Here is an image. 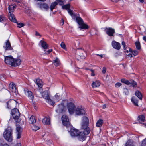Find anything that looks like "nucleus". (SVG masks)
Instances as JSON below:
<instances>
[{
  "mask_svg": "<svg viewBox=\"0 0 146 146\" xmlns=\"http://www.w3.org/2000/svg\"><path fill=\"white\" fill-rule=\"evenodd\" d=\"M12 134V129L11 127H8L3 133V137L8 141L11 142L13 140Z\"/></svg>",
  "mask_w": 146,
  "mask_h": 146,
  "instance_id": "obj_1",
  "label": "nucleus"
},
{
  "mask_svg": "<svg viewBox=\"0 0 146 146\" xmlns=\"http://www.w3.org/2000/svg\"><path fill=\"white\" fill-rule=\"evenodd\" d=\"M76 21L79 25V28L81 30L83 29H87L89 28L88 25L84 23L83 20L80 17H77Z\"/></svg>",
  "mask_w": 146,
  "mask_h": 146,
  "instance_id": "obj_2",
  "label": "nucleus"
},
{
  "mask_svg": "<svg viewBox=\"0 0 146 146\" xmlns=\"http://www.w3.org/2000/svg\"><path fill=\"white\" fill-rule=\"evenodd\" d=\"M11 113L15 122H19L20 113L18 110L17 108L13 109L11 110Z\"/></svg>",
  "mask_w": 146,
  "mask_h": 146,
  "instance_id": "obj_3",
  "label": "nucleus"
},
{
  "mask_svg": "<svg viewBox=\"0 0 146 146\" xmlns=\"http://www.w3.org/2000/svg\"><path fill=\"white\" fill-rule=\"evenodd\" d=\"M19 122H15L16 126V133L17 139H20L21 137V135L22 133L23 129L21 126L19 125Z\"/></svg>",
  "mask_w": 146,
  "mask_h": 146,
  "instance_id": "obj_4",
  "label": "nucleus"
},
{
  "mask_svg": "<svg viewBox=\"0 0 146 146\" xmlns=\"http://www.w3.org/2000/svg\"><path fill=\"white\" fill-rule=\"evenodd\" d=\"M104 29L105 31L108 36L110 37L114 36V34L115 32L114 29L111 27H105Z\"/></svg>",
  "mask_w": 146,
  "mask_h": 146,
  "instance_id": "obj_5",
  "label": "nucleus"
},
{
  "mask_svg": "<svg viewBox=\"0 0 146 146\" xmlns=\"http://www.w3.org/2000/svg\"><path fill=\"white\" fill-rule=\"evenodd\" d=\"M62 120L63 125L66 127L70 126V123L68 117L66 115H63L62 117Z\"/></svg>",
  "mask_w": 146,
  "mask_h": 146,
  "instance_id": "obj_6",
  "label": "nucleus"
},
{
  "mask_svg": "<svg viewBox=\"0 0 146 146\" xmlns=\"http://www.w3.org/2000/svg\"><path fill=\"white\" fill-rule=\"evenodd\" d=\"M85 111L84 108L81 106H78L75 111V113L78 115H84L85 114Z\"/></svg>",
  "mask_w": 146,
  "mask_h": 146,
  "instance_id": "obj_7",
  "label": "nucleus"
},
{
  "mask_svg": "<svg viewBox=\"0 0 146 146\" xmlns=\"http://www.w3.org/2000/svg\"><path fill=\"white\" fill-rule=\"evenodd\" d=\"M14 60V59L11 56H6L5 58V62L7 64L11 65L12 66Z\"/></svg>",
  "mask_w": 146,
  "mask_h": 146,
  "instance_id": "obj_8",
  "label": "nucleus"
},
{
  "mask_svg": "<svg viewBox=\"0 0 146 146\" xmlns=\"http://www.w3.org/2000/svg\"><path fill=\"white\" fill-rule=\"evenodd\" d=\"M68 108L69 113L72 114L74 112L75 106L73 103L70 102L68 104Z\"/></svg>",
  "mask_w": 146,
  "mask_h": 146,
  "instance_id": "obj_9",
  "label": "nucleus"
},
{
  "mask_svg": "<svg viewBox=\"0 0 146 146\" xmlns=\"http://www.w3.org/2000/svg\"><path fill=\"white\" fill-rule=\"evenodd\" d=\"M65 106L63 104H61L58 105L56 110V112L58 113H62L64 111Z\"/></svg>",
  "mask_w": 146,
  "mask_h": 146,
  "instance_id": "obj_10",
  "label": "nucleus"
},
{
  "mask_svg": "<svg viewBox=\"0 0 146 146\" xmlns=\"http://www.w3.org/2000/svg\"><path fill=\"white\" fill-rule=\"evenodd\" d=\"M16 104V101L14 100H10L6 103L7 108L11 109Z\"/></svg>",
  "mask_w": 146,
  "mask_h": 146,
  "instance_id": "obj_11",
  "label": "nucleus"
},
{
  "mask_svg": "<svg viewBox=\"0 0 146 146\" xmlns=\"http://www.w3.org/2000/svg\"><path fill=\"white\" fill-rule=\"evenodd\" d=\"M70 132L71 135L74 137L77 136L80 132L78 130L73 128L71 129Z\"/></svg>",
  "mask_w": 146,
  "mask_h": 146,
  "instance_id": "obj_12",
  "label": "nucleus"
},
{
  "mask_svg": "<svg viewBox=\"0 0 146 146\" xmlns=\"http://www.w3.org/2000/svg\"><path fill=\"white\" fill-rule=\"evenodd\" d=\"M9 20L15 23H17V21L15 18V16L12 13L9 12Z\"/></svg>",
  "mask_w": 146,
  "mask_h": 146,
  "instance_id": "obj_13",
  "label": "nucleus"
},
{
  "mask_svg": "<svg viewBox=\"0 0 146 146\" xmlns=\"http://www.w3.org/2000/svg\"><path fill=\"white\" fill-rule=\"evenodd\" d=\"M89 120L88 118L84 116L82 118V126H87L88 125Z\"/></svg>",
  "mask_w": 146,
  "mask_h": 146,
  "instance_id": "obj_14",
  "label": "nucleus"
},
{
  "mask_svg": "<svg viewBox=\"0 0 146 146\" xmlns=\"http://www.w3.org/2000/svg\"><path fill=\"white\" fill-rule=\"evenodd\" d=\"M88 126H82V128L84 130V131L83 132L84 134L85 135L88 134L90 132V128L88 127Z\"/></svg>",
  "mask_w": 146,
  "mask_h": 146,
  "instance_id": "obj_15",
  "label": "nucleus"
},
{
  "mask_svg": "<svg viewBox=\"0 0 146 146\" xmlns=\"http://www.w3.org/2000/svg\"><path fill=\"white\" fill-rule=\"evenodd\" d=\"M86 135L83 133L82 132H80L78 135V139L80 141H83L86 139Z\"/></svg>",
  "mask_w": 146,
  "mask_h": 146,
  "instance_id": "obj_16",
  "label": "nucleus"
},
{
  "mask_svg": "<svg viewBox=\"0 0 146 146\" xmlns=\"http://www.w3.org/2000/svg\"><path fill=\"white\" fill-rule=\"evenodd\" d=\"M124 50L125 53L127 55L131 56L130 54L132 49L131 48L128 47V46H123Z\"/></svg>",
  "mask_w": 146,
  "mask_h": 146,
  "instance_id": "obj_17",
  "label": "nucleus"
},
{
  "mask_svg": "<svg viewBox=\"0 0 146 146\" xmlns=\"http://www.w3.org/2000/svg\"><path fill=\"white\" fill-rule=\"evenodd\" d=\"M39 7L41 9H44L46 10L49 9V7L48 5L45 3H41L39 4Z\"/></svg>",
  "mask_w": 146,
  "mask_h": 146,
  "instance_id": "obj_18",
  "label": "nucleus"
},
{
  "mask_svg": "<svg viewBox=\"0 0 146 146\" xmlns=\"http://www.w3.org/2000/svg\"><path fill=\"white\" fill-rule=\"evenodd\" d=\"M9 88L10 90L13 92H16V88L15 85L13 83H11L9 85Z\"/></svg>",
  "mask_w": 146,
  "mask_h": 146,
  "instance_id": "obj_19",
  "label": "nucleus"
},
{
  "mask_svg": "<svg viewBox=\"0 0 146 146\" xmlns=\"http://www.w3.org/2000/svg\"><path fill=\"white\" fill-rule=\"evenodd\" d=\"M21 62V60L19 58H17L15 60L14 59L12 66L15 67L19 66Z\"/></svg>",
  "mask_w": 146,
  "mask_h": 146,
  "instance_id": "obj_20",
  "label": "nucleus"
},
{
  "mask_svg": "<svg viewBox=\"0 0 146 146\" xmlns=\"http://www.w3.org/2000/svg\"><path fill=\"white\" fill-rule=\"evenodd\" d=\"M42 95L43 98L46 100L50 98L48 90H46L44 91L42 93Z\"/></svg>",
  "mask_w": 146,
  "mask_h": 146,
  "instance_id": "obj_21",
  "label": "nucleus"
},
{
  "mask_svg": "<svg viewBox=\"0 0 146 146\" xmlns=\"http://www.w3.org/2000/svg\"><path fill=\"white\" fill-rule=\"evenodd\" d=\"M42 49H43L44 51H46L45 54H50L52 51V49L48 50V46H41Z\"/></svg>",
  "mask_w": 146,
  "mask_h": 146,
  "instance_id": "obj_22",
  "label": "nucleus"
},
{
  "mask_svg": "<svg viewBox=\"0 0 146 146\" xmlns=\"http://www.w3.org/2000/svg\"><path fill=\"white\" fill-rule=\"evenodd\" d=\"M42 122L44 124L49 125L50 124V119L47 117H45L42 119Z\"/></svg>",
  "mask_w": 146,
  "mask_h": 146,
  "instance_id": "obj_23",
  "label": "nucleus"
},
{
  "mask_svg": "<svg viewBox=\"0 0 146 146\" xmlns=\"http://www.w3.org/2000/svg\"><path fill=\"white\" fill-rule=\"evenodd\" d=\"M42 80L39 78L36 79L35 81V83L38 86V87L40 88H41L42 86Z\"/></svg>",
  "mask_w": 146,
  "mask_h": 146,
  "instance_id": "obj_24",
  "label": "nucleus"
},
{
  "mask_svg": "<svg viewBox=\"0 0 146 146\" xmlns=\"http://www.w3.org/2000/svg\"><path fill=\"white\" fill-rule=\"evenodd\" d=\"M27 95L29 98L31 100H33L34 99V95L31 91H27Z\"/></svg>",
  "mask_w": 146,
  "mask_h": 146,
  "instance_id": "obj_25",
  "label": "nucleus"
},
{
  "mask_svg": "<svg viewBox=\"0 0 146 146\" xmlns=\"http://www.w3.org/2000/svg\"><path fill=\"white\" fill-rule=\"evenodd\" d=\"M145 120V117L144 115H142L139 116L138 117V121L139 123H141L140 122H144Z\"/></svg>",
  "mask_w": 146,
  "mask_h": 146,
  "instance_id": "obj_26",
  "label": "nucleus"
},
{
  "mask_svg": "<svg viewBox=\"0 0 146 146\" xmlns=\"http://www.w3.org/2000/svg\"><path fill=\"white\" fill-rule=\"evenodd\" d=\"M100 83L98 81L93 82L92 84V87L93 88L98 87L100 85Z\"/></svg>",
  "mask_w": 146,
  "mask_h": 146,
  "instance_id": "obj_27",
  "label": "nucleus"
},
{
  "mask_svg": "<svg viewBox=\"0 0 146 146\" xmlns=\"http://www.w3.org/2000/svg\"><path fill=\"white\" fill-rule=\"evenodd\" d=\"M125 146H135L133 141L130 139L128 140L125 144Z\"/></svg>",
  "mask_w": 146,
  "mask_h": 146,
  "instance_id": "obj_28",
  "label": "nucleus"
},
{
  "mask_svg": "<svg viewBox=\"0 0 146 146\" xmlns=\"http://www.w3.org/2000/svg\"><path fill=\"white\" fill-rule=\"evenodd\" d=\"M36 121V120L35 117L33 116H32L30 118L29 122L30 124H33L35 123Z\"/></svg>",
  "mask_w": 146,
  "mask_h": 146,
  "instance_id": "obj_29",
  "label": "nucleus"
},
{
  "mask_svg": "<svg viewBox=\"0 0 146 146\" xmlns=\"http://www.w3.org/2000/svg\"><path fill=\"white\" fill-rule=\"evenodd\" d=\"M131 101L135 105L137 106H138V100L136 98L134 97H133L131 99Z\"/></svg>",
  "mask_w": 146,
  "mask_h": 146,
  "instance_id": "obj_30",
  "label": "nucleus"
},
{
  "mask_svg": "<svg viewBox=\"0 0 146 146\" xmlns=\"http://www.w3.org/2000/svg\"><path fill=\"white\" fill-rule=\"evenodd\" d=\"M135 95L140 100H142V96L141 93L139 91H137L135 93Z\"/></svg>",
  "mask_w": 146,
  "mask_h": 146,
  "instance_id": "obj_31",
  "label": "nucleus"
},
{
  "mask_svg": "<svg viewBox=\"0 0 146 146\" xmlns=\"http://www.w3.org/2000/svg\"><path fill=\"white\" fill-rule=\"evenodd\" d=\"M15 8L16 7L15 5H10L8 7V9L9 11V12L12 13L14 11V10Z\"/></svg>",
  "mask_w": 146,
  "mask_h": 146,
  "instance_id": "obj_32",
  "label": "nucleus"
},
{
  "mask_svg": "<svg viewBox=\"0 0 146 146\" xmlns=\"http://www.w3.org/2000/svg\"><path fill=\"white\" fill-rule=\"evenodd\" d=\"M103 120L102 119L98 120L96 123V126L98 127H100L102 125Z\"/></svg>",
  "mask_w": 146,
  "mask_h": 146,
  "instance_id": "obj_33",
  "label": "nucleus"
},
{
  "mask_svg": "<svg viewBox=\"0 0 146 146\" xmlns=\"http://www.w3.org/2000/svg\"><path fill=\"white\" fill-rule=\"evenodd\" d=\"M58 4V3L55 1L53 3H52L51 5L50 6V10L51 11H52L53 9L55 8V6Z\"/></svg>",
  "mask_w": 146,
  "mask_h": 146,
  "instance_id": "obj_34",
  "label": "nucleus"
},
{
  "mask_svg": "<svg viewBox=\"0 0 146 146\" xmlns=\"http://www.w3.org/2000/svg\"><path fill=\"white\" fill-rule=\"evenodd\" d=\"M121 82L125 83L127 85L130 84V81H129L124 78L121 79Z\"/></svg>",
  "mask_w": 146,
  "mask_h": 146,
  "instance_id": "obj_35",
  "label": "nucleus"
},
{
  "mask_svg": "<svg viewBox=\"0 0 146 146\" xmlns=\"http://www.w3.org/2000/svg\"><path fill=\"white\" fill-rule=\"evenodd\" d=\"M138 52L136 50H132V51H131V53L130 55L131 56V57H132V54L134 56H136L138 54Z\"/></svg>",
  "mask_w": 146,
  "mask_h": 146,
  "instance_id": "obj_36",
  "label": "nucleus"
},
{
  "mask_svg": "<svg viewBox=\"0 0 146 146\" xmlns=\"http://www.w3.org/2000/svg\"><path fill=\"white\" fill-rule=\"evenodd\" d=\"M130 84H131L133 87H136L137 86V83L134 81L131 80H130Z\"/></svg>",
  "mask_w": 146,
  "mask_h": 146,
  "instance_id": "obj_37",
  "label": "nucleus"
},
{
  "mask_svg": "<svg viewBox=\"0 0 146 146\" xmlns=\"http://www.w3.org/2000/svg\"><path fill=\"white\" fill-rule=\"evenodd\" d=\"M70 7V4H67L65 5H62V8L63 9H70L69 8Z\"/></svg>",
  "mask_w": 146,
  "mask_h": 146,
  "instance_id": "obj_38",
  "label": "nucleus"
},
{
  "mask_svg": "<svg viewBox=\"0 0 146 146\" xmlns=\"http://www.w3.org/2000/svg\"><path fill=\"white\" fill-rule=\"evenodd\" d=\"M55 66H57L60 64L59 61L57 59H55L53 62Z\"/></svg>",
  "mask_w": 146,
  "mask_h": 146,
  "instance_id": "obj_39",
  "label": "nucleus"
},
{
  "mask_svg": "<svg viewBox=\"0 0 146 146\" xmlns=\"http://www.w3.org/2000/svg\"><path fill=\"white\" fill-rule=\"evenodd\" d=\"M56 1L60 5H63L64 4V2L65 0H56Z\"/></svg>",
  "mask_w": 146,
  "mask_h": 146,
  "instance_id": "obj_40",
  "label": "nucleus"
},
{
  "mask_svg": "<svg viewBox=\"0 0 146 146\" xmlns=\"http://www.w3.org/2000/svg\"><path fill=\"white\" fill-rule=\"evenodd\" d=\"M39 44L41 45V46H48V44H47L46 42L42 40H41Z\"/></svg>",
  "mask_w": 146,
  "mask_h": 146,
  "instance_id": "obj_41",
  "label": "nucleus"
},
{
  "mask_svg": "<svg viewBox=\"0 0 146 146\" xmlns=\"http://www.w3.org/2000/svg\"><path fill=\"white\" fill-rule=\"evenodd\" d=\"M46 100L47 101V102L49 103L51 105H53L55 104V102L52 100L51 99H50V98H49V99H47Z\"/></svg>",
  "mask_w": 146,
  "mask_h": 146,
  "instance_id": "obj_42",
  "label": "nucleus"
},
{
  "mask_svg": "<svg viewBox=\"0 0 146 146\" xmlns=\"http://www.w3.org/2000/svg\"><path fill=\"white\" fill-rule=\"evenodd\" d=\"M112 46H120V44L115 41H113L112 42Z\"/></svg>",
  "mask_w": 146,
  "mask_h": 146,
  "instance_id": "obj_43",
  "label": "nucleus"
},
{
  "mask_svg": "<svg viewBox=\"0 0 146 146\" xmlns=\"http://www.w3.org/2000/svg\"><path fill=\"white\" fill-rule=\"evenodd\" d=\"M32 129L33 130L36 131L39 129V127L36 126L34 125L32 127Z\"/></svg>",
  "mask_w": 146,
  "mask_h": 146,
  "instance_id": "obj_44",
  "label": "nucleus"
},
{
  "mask_svg": "<svg viewBox=\"0 0 146 146\" xmlns=\"http://www.w3.org/2000/svg\"><path fill=\"white\" fill-rule=\"evenodd\" d=\"M123 93H125V95H128L129 94V92L128 89L126 88H124L123 89Z\"/></svg>",
  "mask_w": 146,
  "mask_h": 146,
  "instance_id": "obj_45",
  "label": "nucleus"
},
{
  "mask_svg": "<svg viewBox=\"0 0 146 146\" xmlns=\"http://www.w3.org/2000/svg\"><path fill=\"white\" fill-rule=\"evenodd\" d=\"M17 23L18 26L17 27L19 28H21L24 26V24L22 23H18L17 22L16 23Z\"/></svg>",
  "mask_w": 146,
  "mask_h": 146,
  "instance_id": "obj_46",
  "label": "nucleus"
},
{
  "mask_svg": "<svg viewBox=\"0 0 146 146\" xmlns=\"http://www.w3.org/2000/svg\"><path fill=\"white\" fill-rule=\"evenodd\" d=\"M5 49L6 50H13V48L11 47V46H5Z\"/></svg>",
  "mask_w": 146,
  "mask_h": 146,
  "instance_id": "obj_47",
  "label": "nucleus"
},
{
  "mask_svg": "<svg viewBox=\"0 0 146 146\" xmlns=\"http://www.w3.org/2000/svg\"><path fill=\"white\" fill-rule=\"evenodd\" d=\"M6 19L2 15L0 16V22H2L4 21Z\"/></svg>",
  "mask_w": 146,
  "mask_h": 146,
  "instance_id": "obj_48",
  "label": "nucleus"
},
{
  "mask_svg": "<svg viewBox=\"0 0 146 146\" xmlns=\"http://www.w3.org/2000/svg\"><path fill=\"white\" fill-rule=\"evenodd\" d=\"M141 146H146V138L142 141Z\"/></svg>",
  "mask_w": 146,
  "mask_h": 146,
  "instance_id": "obj_49",
  "label": "nucleus"
},
{
  "mask_svg": "<svg viewBox=\"0 0 146 146\" xmlns=\"http://www.w3.org/2000/svg\"><path fill=\"white\" fill-rule=\"evenodd\" d=\"M122 85V84L119 82H117L115 84V86L116 88H119Z\"/></svg>",
  "mask_w": 146,
  "mask_h": 146,
  "instance_id": "obj_50",
  "label": "nucleus"
},
{
  "mask_svg": "<svg viewBox=\"0 0 146 146\" xmlns=\"http://www.w3.org/2000/svg\"><path fill=\"white\" fill-rule=\"evenodd\" d=\"M71 16H72V19L74 20H75V21L78 17L76 16V15L74 14H73L72 15H71Z\"/></svg>",
  "mask_w": 146,
  "mask_h": 146,
  "instance_id": "obj_51",
  "label": "nucleus"
},
{
  "mask_svg": "<svg viewBox=\"0 0 146 146\" xmlns=\"http://www.w3.org/2000/svg\"><path fill=\"white\" fill-rule=\"evenodd\" d=\"M68 12L71 16L72 15L74 14L73 13V11L71 10L70 9H68Z\"/></svg>",
  "mask_w": 146,
  "mask_h": 146,
  "instance_id": "obj_52",
  "label": "nucleus"
},
{
  "mask_svg": "<svg viewBox=\"0 0 146 146\" xmlns=\"http://www.w3.org/2000/svg\"><path fill=\"white\" fill-rule=\"evenodd\" d=\"M3 140L2 139H0V146H2L3 144Z\"/></svg>",
  "mask_w": 146,
  "mask_h": 146,
  "instance_id": "obj_53",
  "label": "nucleus"
},
{
  "mask_svg": "<svg viewBox=\"0 0 146 146\" xmlns=\"http://www.w3.org/2000/svg\"><path fill=\"white\" fill-rule=\"evenodd\" d=\"M90 70L92 72V73L91 74V75L92 76H95V74H94V70H92V69H90Z\"/></svg>",
  "mask_w": 146,
  "mask_h": 146,
  "instance_id": "obj_54",
  "label": "nucleus"
},
{
  "mask_svg": "<svg viewBox=\"0 0 146 146\" xmlns=\"http://www.w3.org/2000/svg\"><path fill=\"white\" fill-rule=\"evenodd\" d=\"M113 47L114 48L117 50L120 49L121 48V46H113Z\"/></svg>",
  "mask_w": 146,
  "mask_h": 146,
  "instance_id": "obj_55",
  "label": "nucleus"
},
{
  "mask_svg": "<svg viewBox=\"0 0 146 146\" xmlns=\"http://www.w3.org/2000/svg\"><path fill=\"white\" fill-rule=\"evenodd\" d=\"M6 46H11V44L9 40H8L6 42Z\"/></svg>",
  "mask_w": 146,
  "mask_h": 146,
  "instance_id": "obj_56",
  "label": "nucleus"
},
{
  "mask_svg": "<svg viewBox=\"0 0 146 146\" xmlns=\"http://www.w3.org/2000/svg\"><path fill=\"white\" fill-rule=\"evenodd\" d=\"M35 35L36 36H39L40 37L41 36V35L37 31H36L35 32Z\"/></svg>",
  "mask_w": 146,
  "mask_h": 146,
  "instance_id": "obj_57",
  "label": "nucleus"
},
{
  "mask_svg": "<svg viewBox=\"0 0 146 146\" xmlns=\"http://www.w3.org/2000/svg\"><path fill=\"white\" fill-rule=\"evenodd\" d=\"M106 71V69L105 68L103 67V70H102V72L103 74H105Z\"/></svg>",
  "mask_w": 146,
  "mask_h": 146,
  "instance_id": "obj_58",
  "label": "nucleus"
},
{
  "mask_svg": "<svg viewBox=\"0 0 146 146\" xmlns=\"http://www.w3.org/2000/svg\"><path fill=\"white\" fill-rule=\"evenodd\" d=\"M135 46H140V43L139 41H137L135 42Z\"/></svg>",
  "mask_w": 146,
  "mask_h": 146,
  "instance_id": "obj_59",
  "label": "nucleus"
},
{
  "mask_svg": "<svg viewBox=\"0 0 146 146\" xmlns=\"http://www.w3.org/2000/svg\"><path fill=\"white\" fill-rule=\"evenodd\" d=\"M64 21L63 19H62L61 20V22L60 23V24L61 25H62L64 24Z\"/></svg>",
  "mask_w": 146,
  "mask_h": 146,
  "instance_id": "obj_60",
  "label": "nucleus"
},
{
  "mask_svg": "<svg viewBox=\"0 0 146 146\" xmlns=\"http://www.w3.org/2000/svg\"><path fill=\"white\" fill-rule=\"evenodd\" d=\"M61 47L63 49L66 50L67 48L66 46H61Z\"/></svg>",
  "mask_w": 146,
  "mask_h": 146,
  "instance_id": "obj_61",
  "label": "nucleus"
},
{
  "mask_svg": "<svg viewBox=\"0 0 146 146\" xmlns=\"http://www.w3.org/2000/svg\"><path fill=\"white\" fill-rule=\"evenodd\" d=\"M106 104H104V105H103V106H102V108L103 109H104L105 108H106Z\"/></svg>",
  "mask_w": 146,
  "mask_h": 146,
  "instance_id": "obj_62",
  "label": "nucleus"
},
{
  "mask_svg": "<svg viewBox=\"0 0 146 146\" xmlns=\"http://www.w3.org/2000/svg\"><path fill=\"white\" fill-rule=\"evenodd\" d=\"M143 39L146 42V36H145L143 37Z\"/></svg>",
  "mask_w": 146,
  "mask_h": 146,
  "instance_id": "obj_63",
  "label": "nucleus"
},
{
  "mask_svg": "<svg viewBox=\"0 0 146 146\" xmlns=\"http://www.w3.org/2000/svg\"><path fill=\"white\" fill-rule=\"evenodd\" d=\"M2 146H9V145L7 143H5L3 144Z\"/></svg>",
  "mask_w": 146,
  "mask_h": 146,
  "instance_id": "obj_64",
  "label": "nucleus"
}]
</instances>
